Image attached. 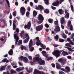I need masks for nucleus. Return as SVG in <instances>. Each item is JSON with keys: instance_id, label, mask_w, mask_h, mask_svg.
Returning <instances> with one entry per match:
<instances>
[{"instance_id": "1", "label": "nucleus", "mask_w": 74, "mask_h": 74, "mask_svg": "<svg viewBox=\"0 0 74 74\" xmlns=\"http://www.w3.org/2000/svg\"><path fill=\"white\" fill-rule=\"evenodd\" d=\"M36 57L33 58V61L34 62H37V61H38V63L40 65L45 64V61L39 58L40 55L37 54L36 55Z\"/></svg>"}, {"instance_id": "2", "label": "nucleus", "mask_w": 74, "mask_h": 74, "mask_svg": "<svg viewBox=\"0 0 74 74\" xmlns=\"http://www.w3.org/2000/svg\"><path fill=\"white\" fill-rule=\"evenodd\" d=\"M16 33H14V39H15V44L16 45V44H17V42H18V40H19L18 34H19V29L18 28H16Z\"/></svg>"}, {"instance_id": "3", "label": "nucleus", "mask_w": 74, "mask_h": 74, "mask_svg": "<svg viewBox=\"0 0 74 74\" xmlns=\"http://www.w3.org/2000/svg\"><path fill=\"white\" fill-rule=\"evenodd\" d=\"M34 41H36V40H37L36 43V45L37 46H39V45H40V47L42 48V49H45L46 46H45V45H44L41 43L40 40H39V38L38 37H36L35 39H34Z\"/></svg>"}, {"instance_id": "4", "label": "nucleus", "mask_w": 74, "mask_h": 74, "mask_svg": "<svg viewBox=\"0 0 74 74\" xmlns=\"http://www.w3.org/2000/svg\"><path fill=\"white\" fill-rule=\"evenodd\" d=\"M33 45H35V44H33V41L32 39H31L29 41V50L30 51L32 52L34 50V47H31Z\"/></svg>"}, {"instance_id": "5", "label": "nucleus", "mask_w": 74, "mask_h": 74, "mask_svg": "<svg viewBox=\"0 0 74 74\" xmlns=\"http://www.w3.org/2000/svg\"><path fill=\"white\" fill-rule=\"evenodd\" d=\"M38 19L39 20V21L38 22V23H41L43 22L44 17L41 14H39L38 15Z\"/></svg>"}, {"instance_id": "6", "label": "nucleus", "mask_w": 74, "mask_h": 74, "mask_svg": "<svg viewBox=\"0 0 74 74\" xmlns=\"http://www.w3.org/2000/svg\"><path fill=\"white\" fill-rule=\"evenodd\" d=\"M60 52L58 50H56L54 51L52 53V54L56 56L57 57H59L60 56Z\"/></svg>"}, {"instance_id": "7", "label": "nucleus", "mask_w": 74, "mask_h": 74, "mask_svg": "<svg viewBox=\"0 0 74 74\" xmlns=\"http://www.w3.org/2000/svg\"><path fill=\"white\" fill-rule=\"evenodd\" d=\"M56 68L57 69H58L59 70H61L62 71H66V70H65L64 69L61 68V66H60V64H59V63H56Z\"/></svg>"}, {"instance_id": "8", "label": "nucleus", "mask_w": 74, "mask_h": 74, "mask_svg": "<svg viewBox=\"0 0 74 74\" xmlns=\"http://www.w3.org/2000/svg\"><path fill=\"white\" fill-rule=\"evenodd\" d=\"M67 25L69 27H70V30L73 31V25H71V22L70 20H69L67 22Z\"/></svg>"}, {"instance_id": "9", "label": "nucleus", "mask_w": 74, "mask_h": 74, "mask_svg": "<svg viewBox=\"0 0 74 74\" xmlns=\"http://www.w3.org/2000/svg\"><path fill=\"white\" fill-rule=\"evenodd\" d=\"M45 74L44 72H41L37 69H35L34 74Z\"/></svg>"}, {"instance_id": "10", "label": "nucleus", "mask_w": 74, "mask_h": 74, "mask_svg": "<svg viewBox=\"0 0 74 74\" xmlns=\"http://www.w3.org/2000/svg\"><path fill=\"white\" fill-rule=\"evenodd\" d=\"M21 49L22 51L23 50V49L26 51H27L29 50V48L27 45H26V46L24 47L23 45H21Z\"/></svg>"}, {"instance_id": "11", "label": "nucleus", "mask_w": 74, "mask_h": 74, "mask_svg": "<svg viewBox=\"0 0 74 74\" xmlns=\"http://www.w3.org/2000/svg\"><path fill=\"white\" fill-rule=\"evenodd\" d=\"M25 11H26V9H25V8L24 7H21V9L20 10V12L22 14V15H24Z\"/></svg>"}, {"instance_id": "12", "label": "nucleus", "mask_w": 74, "mask_h": 74, "mask_svg": "<svg viewBox=\"0 0 74 74\" xmlns=\"http://www.w3.org/2000/svg\"><path fill=\"white\" fill-rule=\"evenodd\" d=\"M42 28H43V25H40L37 26L36 27V29L37 31H40L42 30Z\"/></svg>"}, {"instance_id": "13", "label": "nucleus", "mask_w": 74, "mask_h": 74, "mask_svg": "<svg viewBox=\"0 0 74 74\" xmlns=\"http://www.w3.org/2000/svg\"><path fill=\"white\" fill-rule=\"evenodd\" d=\"M31 26V23H30V22H29L28 23L27 25H25L24 28L25 29H26V28H27L28 29H30Z\"/></svg>"}, {"instance_id": "14", "label": "nucleus", "mask_w": 74, "mask_h": 74, "mask_svg": "<svg viewBox=\"0 0 74 74\" xmlns=\"http://www.w3.org/2000/svg\"><path fill=\"white\" fill-rule=\"evenodd\" d=\"M54 31L55 32L57 33L58 32H60V27L59 26L57 25L56 26V28L54 29Z\"/></svg>"}, {"instance_id": "15", "label": "nucleus", "mask_w": 74, "mask_h": 74, "mask_svg": "<svg viewBox=\"0 0 74 74\" xmlns=\"http://www.w3.org/2000/svg\"><path fill=\"white\" fill-rule=\"evenodd\" d=\"M17 22V20H16L14 19L13 21V30H15V28L16 27V26H15V23H16Z\"/></svg>"}, {"instance_id": "16", "label": "nucleus", "mask_w": 74, "mask_h": 74, "mask_svg": "<svg viewBox=\"0 0 74 74\" xmlns=\"http://www.w3.org/2000/svg\"><path fill=\"white\" fill-rule=\"evenodd\" d=\"M29 35L27 34H24L22 35V36L21 37H23V39H25V38H27V37H29Z\"/></svg>"}, {"instance_id": "17", "label": "nucleus", "mask_w": 74, "mask_h": 74, "mask_svg": "<svg viewBox=\"0 0 74 74\" xmlns=\"http://www.w3.org/2000/svg\"><path fill=\"white\" fill-rule=\"evenodd\" d=\"M38 7H37V6L36 5L35 9H36V10H39V8H40V10H42L43 8H44L43 7H42V6H41V5H39L38 6Z\"/></svg>"}, {"instance_id": "18", "label": "nucleus", "mask_w": 74, "mask_h": 74, "mask_svg": "<svg viewBox=\"0 0 74 74\" xmlns=\"http://www.w3.org/2000/svg\"><path fill=\"white\" fill-rule=\"evenodd\" d=\"M53 5L54 6H57L59 5V1H57L56 2L53 3H52Z\"/></svg>"}, {"instance_id": "19", "label": "nucleus", "mask_w": 74, "mask_h": 74, "mask_svg": "<svg viewBox=\"0 0 74 74\" xmlns=\"http://www.w3.org/2000/svg\"><path fill=\"white\" fill-rule=\"evenodd\" d=\"M29 39H30V37H28L27 38L25 39L24 40L23 42L24 43V44H25V43H27L28 41H29Z\"/></svg>"}, {"instance_id": "20", "label": "nucleus", "mask_w": 74, "mask_h": 74, "mask_svg": "<svg viewBox=\"0 0 74 74\" xmlns=\"http://www.w3.org/2000/svg\"><path fill=\"white\" fill-rule=\"evenodd\" d=\"M60 22L61 25L62 24H63V23H66V22H65V21H64V18L62 17L61 18Z\"/></svg>"}, {"instance_id": "21", "label": "nucleus", "mask_w": 74, "mask_h": 74, "mask_svg": "<svg viewBox=\"0 0 74 74\" xmlns=\"http://www.w3.org/2000/svg\"><path fill=\"white\" fill-rule=\"evenodd\" d=\"M70 5L71 9L72 12H74V7L73 6V4H72L71 3H70Z\"/></svg>"}, {"instance_id": "22", "label": "nucleus", "mask_w": 74, "mask_h": 74, "mask_svg": "<svg viewBox=\"0 0 74 74\" xmlns=\"http://www.w3.org/2000/svg\"><path fill=\"white\" fill-rule=\"evenodd\" d=\"M42 54L43 56H48V55L46 53H47L46 52V51H43L42 52Z\"/></svg>"}, {"instance_id": "23", "label": "nucleus", "mask_w": 74, "mask_h": 74, "mask_svg": "<svg viewBox=\"0 0 74 74\" xmlns=\"http://www.w3.org/2000/svg\"><path fill=\"white\" fill-rule=\"evenodd\" d=\"M23 62L25 63H27L28 62V59L26 57H24L23 58Z\"/></svg>"}, {"instance_id": "24", "label": "nucleus", "mask_w": 74, "mask_h": 74, "mask_svg": "<svg viewBox=\"0 0 74 74\" xmlns=\"http://www.w3.org/2000/svg\"><path fill=\"white\" fill-rule=\"evenodd\" d=\"M23 69H24V67H22L21 69L18 68L16 69V70L17 71L19 72V71H21V70H23Z\"/></svg>"}, {"instance_id": "25", "label": "nucleus", "mask_w": 74, "mask_h": 74, "mask_svg": "<svg viewBox=\"0 0 74 74\" xmlns=\"http://www.w3.org/2000/svg\"><path fill=\"white\" fill-rule=\"evenodd\" d=\"M29 70H27V73H30L32 72L33 71V68L31 67H29Z\"/></svg>"}, {"instance_id": "26", "label": "nucleus", "mask_w": 74, "mask_h": 74, "mask_svg": "<svg viewBox=\"0 0 74 74\" xmlns=\"http://www.w3.org/2000/svg\"><path fill=\"white\" fill-rule=\"evenodd\" d=\"M10 74H16V72L13 69L10 70Z\"/></svg>"}, {"instance_id": "27", "label": "nucleus", "mask_w": 74, "mask_h": 74, "mask_svg": "<svg viewBox=\"0 0 74 74\" xmlns=\"http://www.w3.org/2000/svg\"><path fill=\"white\" fill-rule=\"evenodd\" d=\"M62 54L63 56H66V55H68V53L67 52L63 51L62 53Z\"/></svg>"}, {"instance_id": "28", "label": "nucleus", "mask_w": 74, "mask_h": 74, "mask_svg": "<svg viewBox=\"0 0 74 74\" xmlns=\"http://www.w3.org/2000/svg\"><path fill=\"white\" fill-rule=\"evenodd\" d=\"M6 66H2L0 69V71H2L3 70H5V68Z\"/></svg>"}, {"instance_id": "29", "label": "nucleus", "mask_w": 74, "mask_h": 74, "mask_svg": "<svg viewBox=\"0 0 74 74\" xmlns=\"http://www.w3.org/2000/svg\"><path fill=\"white\" fill-rule=\"evenodd\" d=\"M62 37L64 38H67V35L64 33H63L62 34Z\"/></svg>"}, {"instance_id": "30", "label": "nucleus", "mask_w": 74, "mask_h": 74, "mask_svg": "<svg viewBox=\"0 0 74 74\" xmlns=\"http://www.w3.org/2000/svg\"><path fill=\"white\" fill-rule=\"evenodd\" d=\"M58 12L60 14V15L63 14V11L62 9H59L58 10Z\"/></svg>"}, {"instance_id": "31", "label": "nucleus", "mask_w": 74, "mask_h": 74, "mask_svg": "<svg viewBox=\"0 0 74 74\" xmlns=\"http://www.w3.org/2000/svg\"><path fill=\"white\" fill-rule=\"evenodd\" d=\"M8 53L10 55H12L13 53L12 49H11L8 52Z\"/></svg>"}, {"instance_id": "32", "label": "nucleus", "mask_w": 74, "mask_h": 74, "mask_svg": "<svg viewBox=\"0 0 74 74\" xmlns=\"http://www.w3.org/2000/svg\"><path fill=\"white\" fill-rule=\"evenodd\" d=\"M33 15L34 16H36L37 15V12L35 10L33 12Z\"/></svg>"}, {"instance_id": "33", "label": "nucleus", "mask_w": 74, "mask_h": 74, "mask_svg": "<svg viewBox=\"0 0 74 74\" xmlns=\"http://www.w3.org/2000/svg\"><path fill=\"white\" fill-rule=\"evenodd\" d=\"M44 1L45 4L46 5H48V4H49V0H43Z\"/></svg>"}, {"instance_id": "34", "label": "nucleus", "mask_w": 74, "mask_h": 74, "mask_svg": "<svg viewBox=\"0 0 74 74\" xmlns=\"http://www.w3.org/2000/svg\"><path fill=\"white\" fill-rule=\"evenodd\" d=\"M65 69H66V70H67V73H69L70 71V68H69V66H66V67H65Z\"/></svg>"}, {"instance_id": "35", "label": "nucleus", "mask_w": 74, "mask_h": 74, "mask_svg": "<svg viewBox=\"0 0 74 74\" xmlns=\"http://www.w3.org/2000/svg\"><path fill=\"white\" fill-rule=\"evenodd\" d=\"M48 21L49 23H53V20L52 18H49L48 19Z\"/></svg>"}, {"instance_id": "36", "label": "nucleus", "mask_w": 74, "mask_h": 74, "mask_svg": "<svg viewBox=\"0 0 74 74\" xmlns=\"http://www.w3.org/2000/svg\"><path fill=\"white\" fill-rule=\"evenodd\" d=\"M44 12L46 14H48L49 13V11L48 9H46L44 11Z\"/></svg>"}, {"instance_id": "37", "label": "nucleus", "mask_w": 74, "mask_h": 74, "mask_svg": "<svg viewBox=\"0 0 74 74\" xmlns=\"http://www.w3.org/2000/svg\"><path fill=\"white\" fill-rule=\"evenodd\" d=\"M23 57L22 56H21L20 57L18 58V59L19 60H23Z\"/></svg>"}, {"instance_id": "38", "label": "nucleus", "mask_w": 74, "mask_h": 74, "mask_svg": "<svg viewBox=\"0 0 74 74\" xmlns=\"http://www.w3.org/2000/svg\"><path fill=\"white\" fill-rule=\"evenodd\" d=\"M45 57H47V60H52V59H53V58H52V57H48V56H45Z\"/></svg>"}, {"instance_id": "39", "label": "nucleus", "mask_w": 74, "mask_h": 74, "mask_svg": "<svg viewBox=\"0 0 74 74\" xmlns=\"http://www.w3.org/2000/svg\"><path fill=\"white\" fill-rule=\"evenodd\" d=\"M25 33H24V31H22L21 32V34H20V36L21 37H22V36Z\"/></svg>"}, {"instance_id": "40", "label": "nucleus", "mask_w": 74, "mask_h": 74, "mask_svg": "<svg viewBox=\"0 0 74 74\" xmlns=\"http://www.w3.org/2000/svg\"><path fill=\"white\" fill-rule=\"evenodd\" d=\"M6 0V2L8 5L9 7H10V2H9V1L8 0Z\"/></svg>"}, {"instance_id": "41", "label": "nucleus", "mask_w": 74, "mask_h": 74, "mask_svg": "<svg viewBox=\"0 0 74 74\" xmlns=\"http://www.w3.org/2000/svg\"><path fill=\"white\" fill-rule=\"evenodd\" d=\"M22 44V40H20L18 42V45L19 46L20 44Z\"/></svg>"}, {"instance_id": "42", "label": "nucleus", "mask_w": 74, "mask_h": 74, "mask_svg": "<svg viewBox=\"0 0 74 74\" xmlns=\"http://www.w3.org/2000/svg\"><path fill=\"white\" fill-rule=\"evenodd\" d=\"M58 62H60L62 63V62H63V59L62 58H60L58 60Z\"/></svg>"}, {"instance_id": "43", "label": "nucleus", "mask_w": 74, "mask_h": 74, "mask_svg": "<svg viewBox=\"0 0 74 74\" xmlns=\"http://www.w3.org/2000/svg\"><path fill=\"white\" fill-rule=\"evenodd\" d=\"M54 24L55 25H58V21L57 20V21H55L54 22Z\"/></svg>"}, {"instance_id": "44", "label": "nucleus", "mask_w": 74, "mask_h": 74, "mask_svg": "<svg viewBox=\"0 0 74 74\" xmlns=\"http://www.w3.org/2000/svg\"><path fill=\"white\" fill-rule=\"evenodd\" d=\"M65 46L66 47H71V46L70 45V43H67L65 44Z\"/></svg>"}, {"instance_id": "45", "label": "nucleus", "mask_w": 74, "mask_h": 74, "mask_svg": "<svg viewBox=\"0 0 74 74\" xmlns=\"http://www.w3.org/2000/svg\"><path fill=\"white\" fill-rule=\"evenodd\" d=\"M38 69L39 70H42V69H43V68L42 67V66H39Z\"/></svg>"}, {"instance_id": "46", "label": "nucleus", "mask_w": 74, "mask_h": 74, "mask_svg": "<svg viewBox=\"0 0 74 74\" xmlns=\"http://www.w3.org/2000/svg\"><path fill=\"white\" fill-rule=\"evenodd\" d=\"M68 10L66 9H65V14H69V12H68Z\"/></svg>"}, {"instance_id": "47", "label": "nucleus", "mask_w": 74, "mask_h": 74, "mask_svg": "<svg viewBox=\"0 0 74 74\" xmlns=\"http://www.w3.org/2000/svg\"><path fill=\"white\" fill-rule=\"evenodd\" d=\"M30 14V13L28 12H27L26 13V16L27 17H28L29 16V15Z\"/></svg>"}, {"instance_id": "48", "label": "nucleus", "mask_w": 74, "mask_h": 74, "mask_svg": "<svg viewBox=\"0 0 74 74\" xmlns=\"http://www.w3.org/2000/svg\"><path fill=\"white\" fill-rule=\"evenodd\" d=\"M69 14H66V15L64 16V18H69Z\"/></svg>"}, {"instance_id": "49", "label": "nucleus", "mask_w": 74, "mask_h": 74, "mask_svg": "<svg viewBox=\"0 0 74 74\" xmlns=\"http://www.w3.org/2000/svg\"><path fill=\"white\" fill-rule=\"evenodd\" d=\"M59 41L61 42H64V40L63 39H59Z\"/></svg>"}, {"instance_id": "50", "label": "nucleus", "mask_w": 74, "mask_h": 74, "mask_svg": "<svg viewBox=\"0 0 74 74\" xmlns=\"http://www.w3.org/2000/svg\"><path fill=\"white\" fill-rule=\"evenodd\" d=\"M65 48L68 49L69 51H71V50H72L71 48H69V47H66Z\"/></svg>"}, {"instance_id": "51", "label": "nucleus", "mask_w": 74, "mask_h": 74, "mask_svg": "<svg viewBox=\"0 0 74 74\" xmlns=\"http://www.w3.org/2000/svg\"><path fill=\"white\" fill-rule=\"evenodd\" d=\"M16 11H14V12H13V15L14 16H16Z\"/></svg>"}, {"instance_id": "52", "label": "nucleus", "mask_w": 74, "mask_h": 74, "mask_svg": "<svg viewBox=\"0 0 74 74\" xmlns=\"http://www.w3.org/2000/svg\"><path fill=\"white\" fill-rule=\"evenodd\" d=\"M69 42V44H71V45H74V43L72 42V41H71L70 42Z\"/></svg>"}, {"instance_id": "53", "label": "nucleus", "mask_w": 74, "mask_h": 74, "mask_svg": "<svg viewBox=\"0 0 74 74\" xmlns=\"http://www.w3.org/2000/svg\"><path fill=\"white\" fill-rule=\"evenodd\" d=\"M59 74H64V73L61 71H60L59 72Z\"/></svg>"}, {"instance_id": "54", "label": "nucleus", "mask_w": 74, "mask_h": 74, "mask_svg": "<svg viewBox=\"0 0 74 74\" xmlns=\"http://www.w3.org/2000/svg\"><path fill=\"white\" fill-rule=\"evenodd\" d=\"M45 27H47V28H48V27L49 26V25L48 24H46L45 25Z\"/></svg>"}, {"instance_id": "55", "label": "nucleus", "mask_w": 74, "mask_h": 74, "mask_svg": "<svg viewBox=\"0 0 74 74\" xmlns=\"http://www.w3.org/2000/svg\"><path fill=\"white\" fill-rule=\"evenodd\" d=\"M55 38L56 40H58L59 37L58 35H56L55 37Z\"/></svg>"}, {"instance_id": "56", "label": "nucleus", "mask_w": 74, "mask_h": 74, "mask_svg": "<svg viewBox=\"0 0 74 74\" xmlns=\"http://www.w3.org/2000/svg\"><path fill=\"white\" fill-rule=\"evenodd\" d=\"M6 60H7V58H5L2 60V62H5Z\"/></svg>"}, {"instance_id": "57", "label": "nucleus", "mask_w": 74, "mask_h": 74, "mask_svg": "<svg viewBox=\"0 0 74 74\" xmlns=\"http://www.w3.org/2000/svg\"><path fill=\"white\" fill-rule=\"evenodd\" d=\"M65 33L66 34H67L69 33V31H68L66 29L65 30Z\"/></svg>"}, {"instance_id": "58", "label": "nucleus", "mask_w": 74, "mask_h": 74, "mask_svg": "<svg viewBox=\"0 0 74 74\" xmlns=\"http://www.w3.org/2000/svg\"><path fill=\"white\" fill-rule=\"evenodd\" d=\"M11 66L10 65H9L7 67V70H8V69H10V68H11Z\"/></svg>"}, {"instance_id": "59", "label": "nucleus", "mask_w": 74, "mask_h": 74, "mask_svg": "<svg viewBox=\"0 0 74 74\" xmlns=\"http://www.w3.org/2000/svg\"><path fill=\"white\" fill-rule=\"evenodd\" d=\"M74 33L73 34H72L70 37L71 38H73V37H74Z\"/></svg>"}, {"instance_id": "60", "label": "nucleus", "mask_w": 74, "mask_h": 74, "mask_svg": "<svg viewBox=\"0 0 74 74\" xmlns=\"http://www.w3.org/2000/svg\"><path fill=\"white\" fill-rule=\"evenodd\" d=\"M51 66L53 67L54 68H55V65L54 64H51Z\"/></svg>"}, {"instance_id": "61", "label": "nucleus", "mask_w": 74, "mask_h": 74, "mask_svg": "<svg viewBox=\"0 0 74 74\" xmlns=\"http://www.w3.org/2000/svg\"><path fill=\"white\" fill-rule=\"evenodd\" d=\"M67 58L69 59H71V56H67Z\"/></svg>"}, {"instance_id": "62", "label": "nucleus", "mask_w": 74, "mask_h": 74, "mask_svg": "<svg viewBox=\"0 0 74 74\" xmlns=\"http://www.w3.org/2000/svg\"><path fill=\"white\" fill-rule=\"evenodd\" d=\"M18 64H19L20 66H23V64L21 62H18Z\"/></svg>"}, {"instance_id": "63", "label": "nucleus", "mask_w": 74, "mask_h": 74, "mask_svg": "<svg viewBox=\"0 0 74 74\" xmlns=\"http://www.w3.org/2000/svg\"><path fill=\"white\" fill-rule=\"evenodd\" d=\"M28 58L30 60H32V57L30 56H28Z\"/></svg>"}, {"instance_id": "64", "label": "nucleus", "mask_w": 74, "mask_h": 74, "mask_svg": "<svg viewBox=\"0 0 74 74\" xmlns=\"http://www.w3.org/2000/svg\"><path fill=\"white\" fill-rule=\"evenodd\" d=\"M47 39L48 41H51L52 40V39H51L49 37H48Z\"/></svg>"}]
</instances>
